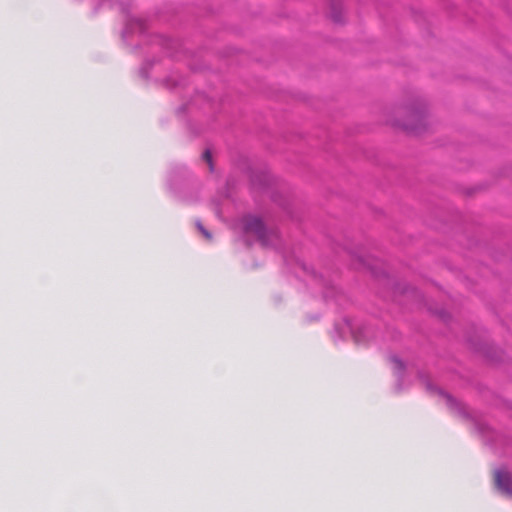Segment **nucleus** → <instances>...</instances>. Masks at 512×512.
I'll return each mask as SVG.
<instances>
[{"mask_svg": "<svg viewBox=\"0 0 512 512\" xmlns=\"http://www.w3.org/2000/svg\"><path fill=\"white\" fill-rule=\"evenodd\" d=\"M496 487L506 495L512 496V479L510 475L503 471H496L494 474Z\"/></svg>", "mask_w": 512, "mask_h": 512, "instance_id": "7ed1b4c3", "label": "nucleus"}, {"mask_svg": "<svg viewBox=\"0 0 512 512\" xmlns=\"http://www.w3.org/2000/svg\"><path fill=\"white\" fill-rule=\"evenodd\" d=\"M197 227L208 240L211 239V234L206 229H204L200 222L197 223Z\"/></svg>", "mask_w": 512, "mask_h": 512, "instance_id": "39448f33", "label": "nucleus"}, {"mask_svg": "<svg viewBox=\"0 0 512 512\" xmlns=\"http://www.w3.org/2000/svg\"><path fill=\"white\" fill-rule=\"evenodd\" d=\"M385 115L388 124L412 133H421L430 124L428 108L422 100L390 107Z\"/></svg>", "mask_w": 512, "mask_h": 512, "instance_id": "f257e3e1", "label": "nucleus"}, {"mask_svg": "<svg viewBox=\"0 0 512 512\" xmlns=\"http://www.w3.org/2000/svg\"><path fill=\"white\" fill-rule=\"evenodd\" d=\"M203 159L207 162V164L209 165V168L210 170L213 169L212 167V155H211V152L209 150H206L204 153H203Z\"/></svg>", "mask_w": 512, "mask_h": 512, "instance_id": "20e7f679", "label": "nucleus"}, {"mask_svg": "<svg viewBox=\"0 0 512 512\" xmlns=\"http://www.w3.org/2000/svg\"><path fill=\"white\" fill-rule=\"evenodd\" d=\"M244 229L248 234L255 236L263 245H269L277 238L276 232L268 231L263 222L257 217L245 218Z\"/></svg>", "mask_w": 512, "mask_h": 512, "instance_id": "f03ea898", "label": "nucleus"}]
</instances>
